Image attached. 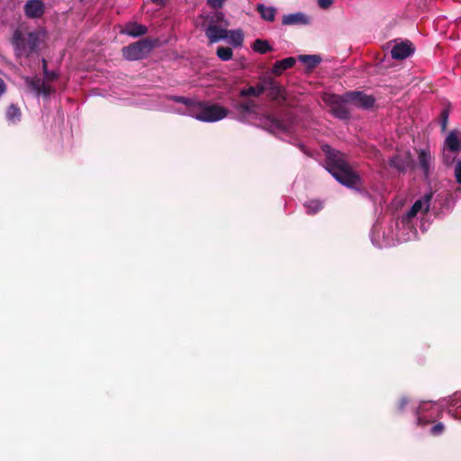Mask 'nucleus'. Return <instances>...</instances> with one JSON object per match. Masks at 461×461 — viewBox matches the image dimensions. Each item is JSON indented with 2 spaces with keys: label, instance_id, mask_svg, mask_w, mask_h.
<instances>
[{
  "label": "nucleus",
  "instance_id": "obj_20",
  "mask_svg": "<svg viewBox=\"0 0 461 461\" xmlns=\"http://www.w3.org/2000/svg\"><path fill=\"white\" fill-rule=\"evenodd\" d=\"M445 407L447 408V412L455 419H461L456 414L458 410H461V392L455 393L447 400H442Z\"/></svg>",
  "mask_w": 461,
  "mask_h": 461
},
{
  "label": "nucleus",
  "instance_id": "obj_5",
  "mask_svg": "<svg viewBox=\"0 0 461 461\" xmlns=\"http://www.w3.org/2000/svg\"><path fill=\"white\" fill-rule=\"evenodd\" d=\"M443 162L449 166L456 162L454 176L456 181L461 185V160H456L457 154L461 151V131L452 130L446 136L442 146Z\"/></svg>",
  "mask_w": 461,
  "mask_h": 461
},
{
  "label": "nucleus",
  "instance_id": "obj_13",
  "mask_svg": "<svg viewBox=\"0 0 461 461\" xmlns=\"http://www.w3.org/2000/svg\"><path fill=\"white\" fill-rule=\"evenodd\" d=\"M310 23V16L303 12L287 14L282 16V24L285 26H302Z\"/></svg>",
  "mask_w": 461,
  "mask_h": 461
},
{
  "label": "nucleus",
  "instance_id": "obj_32",
  "mask_svg": "<svg viewBox=\"0 0 461 461\" xmlns=\"http://www.w3.org/2000/svg\"><path fill=\"white\" fill-rule=\"evenodd\" d=\"M227 0H206L207 5L213 9H220Z\"/></svg>",
  "mask_w": 461,
  "mask_h": 461
},
{
  "label": "nucleus",
  "instance_id": "obj_15",
  "mask_svg": "<svg viewBox=\"0 0 461 461\" xmlns=\"http://www.w3.org/2000/svg\"><path fill=\"white\" fill-rule=\"evenodd\" d=\"M329 102L332 104L331 113L335 117L340 120H346L349 117V113L344 105L346 103L342 101L340 95H331Z\"/></svg>",
  "mask_w": 461,
  "mask_h": 461
},
{
  "label": "nucleus",
  "instance_id": "obj_31",
  "mask_svg": "<svg viewBox=\"0 0 461 461\" xmlns=\"http://www.w3.org/2000/svg\"><path fill=\"white\" fill-rule=\"evenodd\" d=\"M232 55L233 52L230 48L221 46L217 49V56L220 59L223 61H228L231 59Z\"/></svg>",
  "mask_w": 461,
  "mask_h": 461
},
{
  "label": "nucleus",
  "instance_id": "obj_17",
  "mask_svg": "<svg viewBox=\"0 0 461 461\" xmlns=\"http://www.w3.org/2000/svg\"><path fill=\"white\" fill-rule=\"evenodd\" d=\"M419 165L426 177H429L433 169V157L429 149H422L418 151Z\"/></svg>",
  "mask_w": 461,
  "mask_h": 461
},
{
  "label": "nucleus",
  "instance_id": "obj_38",
  "mask_svg": "<svg viewBox=\"0 0 461 461\" xmlns=\"http://www.w3.org/2000/svg\"><path fill=\"white\" fill-rule=\"evenodd\" d=\"M6 90L5 83L2 78H0V97L4 95Z\"/></svg>",
  "mask_w": 461,
  "mask_h": 461
},
{
  "label": "nucleus",
  "instance_id": "obj_16",
  "mask_svg": "<svg viewBox=\"0 0 461 461\" xmlns=\"http://www.w3.org/2000/svg\"><path fill=\"white\" fill-rule=\"evenodd\" d=\"M45 11V5L41 0H29L24 5V13L28 18L38 19Z\"/></svg>",
  "mask_w": 461,
  "mask_h": 461
},
{
  "label": "nucleus",
  "instance_id": "obj_14",
  "mask_svg": "<svg viewBox=\"0 0 461 461\" xmlns=\"http://www.w3.org/2000/svg\"><path fill=\"white\" fill-rule=\"evenodd\" d=\"M413 52L414 48L411 42L406 41L395 43L391 50V55L393 59L402 60L410 57Z\"/></svg>",
  "mask_w": 461,
  "mask_h": 461
},
{
  "label": "nucleus",
  "instance_id": "obj_7",
  "mask_svg": "<svg viewBox=\"0 0 461 461\" xmlns=\"http://www.w3.org/2000/svg\"><path fill=\"white\" fill-rule=\"evenodd\" d=\"M398 226L395 230L393 229L392 224H384L377 221L371 230L372 243L378 248L393 246L396 241L404 242L398 239Z\"/></svg>",
  "mask_w": 461,
  "mask_h": 461
},
{
  "label": "nucleus",
  "instance_id": "obj_37",
  "mask_svg": "<svg viewBox=\"0 0 461 461\" xmlns=\"http://www.w3.org/2000/svg\"><path fill=\"white\" fill-rule=\"evenodd\" d=\"M408 403V399L407 398H402L400 401H399V403H398V410L400 411H403L405 405Z\"/></svg>",
  "mask_w": 461,
  "mask_h": 461
},
{
  "label": "nucleus",
  "instance_id": "obj_2",
  "mask_svg": "<svg viewBox=\"0 0 461 461\" xmlns=\"http://www.w3.org/2000/svg\"><path fill=\"white\" fill-rule=\"evenodd\" d=\"M169 100H173L178 104H182L185 108H169L168 112L191 116L203 122H215L226 118L230 111L212 102L195 101L184 96H169Z\"/></svg>",
  "mask_w": 461,
  "mask_h": 461
},
{
  "label": "nucleus",
  "instance_id": "obj_34",
  "mask_svg": "<svg viewBox=\"0 0 461 461\" xmlns=\"http://www.w3.org/2000/svg\"><path fill=\"white\" fill-rule=\"evenodd\" d=\"M444 431V424L441 422L437 423L430 429V433L432 435H440Z\"/></svg>",
  "mask_w": 461,
  "mask_h": 461
},
{
  "label": "nucleus",
  "instance_id": "obj_24",
  "mask_svg": "<svg viewBox=\"0 0 461 461\" xmlns=\"http://www.w3.org/2000/svg\"><path fill=\"white\" fill-rule=\"evenodd\" d=\"M225 40L233 47H240L244 41L241 30H227Z\"/></svg>",
  "mask_w": 461,
  "mask_h": 461
},
{
  "label": "nucleus",
  "instance_id": "obj_27",
  "mask_svg": "<svg viewBox=\"0 0 461 461\" xmlns=\"http://www.w3.org/2000/svg\"><path fill=\"white\" fill-rule=\"evenodd\" d=\"M298 59L304 63L309 68H313L321 61V59L318 55H300Z\"/></svg>",
  "mask_w": 461,
  "mask_h": 461
},
{
  "label": "nucleus",
  "instance_id": "obj_11",
  "mask_svg": "<svg viewBox=\"0 0 461 461\" xmlns=\"http://www.w3.org/2000/svg\"><path fill=\"white\" fill-rule=\"evenodd\" d=\"M264 87L265 92H267V95L272 100L278 103H284L286 100L285 90L276 82L272 77H264Z\"/></svg>",
  "mask_w": 461,
  "mask_h": 461
},
{
  "label": "nucleus",
  "instance_id": "obj_28",
  "mask_svg": "<svg viewBox=\"0 0 461 461\" xmlns=\"http://www.w3.org/2000/svg\"><path fill=\"white\" fill-rule=\"evenodd\" d=\"M208 24H224L228 25L222 12L215 11L207 15Z\"/></svg>",
  "mask_w": 461,
  "mask_h": 461
},
{
  "label": "nucleus",
  "instance_id": "obj_40",
  "mask_svg": "<svg viewBox=\"0 0 461 461\" xmlns=\"http://www.w3.org/2000/svg\"><path fill=\"white\" fill-rule=\"evenodd\" d=\"M458 193H459V195L461 196V187L456 189V194H457Z\"/></svg>",
  "mask_w": 461,
  "mask_h": 461
},
{
  "label": "nucleus",
  "instance_id": "obj_18",
  "mask_svg": "<svg viewBox=\"0 0 461 461\" xmlns=\"http://www.w3.org/2000/svg\"><path fill=\"white\" fill-rule=\"evenodd\" d=\"M26 83L36 95L49 96L54 89L40 78H27Z\"/></svg>",
  "mask_w": 461,
  "mask_h": 461
},
{
  "label": "nucleus",
  "instance_id": "obj_39",
  "mask_svg": "<svg viewBox=\"0 0 461 461\" xmlns=\"http://www.w3.org/2000/svg\"><path fill=\"white\" fill-rule=\"evenodd\" d=\"M153 4L158 6H164L166 5L167 0H150Z\"/></svg>",
  "mask_w": 461,
  "mask_h": 461
},
{
  "label": "nucleus",
  "instance_id": "obj_19",
  "mask_svg": "<svg viewBox=\"0 0 461 461\" xmlns=\"http://www.w3.org/2000/svg\"><path fill=\"white\" fill-rule=\"evenodd\" d=\"M204 26V32L206 37L209 39L210 43H215L220 41L225 40L226 29L221 28L216 24H207Z\"/></svg>",
  "mask_w": 461,
  "mask_h": 461
},
{
  "label": "nucleus",
  "instance_id": "obj_21",
  "mask_svg": "<svg viewBox=\"0 0 461 461\" xmlns=\"http://www.w3.org/2000/svg\"><path fill=\"white\" fill-rule=\"evenodd\" d=\"M147 32L148 28L145 25L135 22L126 23L124 28L121 30L122 34L129 35L134 38L145 35Z\"/></svg>",
  "mask_w": 461,
  "mask_h": 461
},
{
  "label": "nucleus",
  "instance_id": "obj_1",
  "mask_svg": "<svg viewBox=\"0 0 461 461\" xmlns=\"http://www.w3.org/2000/svg\"><path fill=\"white\" fill-rule=\"evenodd\" d=\"M236 118L241 122H257L260 127L273 133H289L292 131L293 122L280 120L271 115H261L258 113V105L252 100L236 102L233 104Z\"/></svg>",
  "mask_w": 461,
  "mask_h": 461
},
{
  "label": "nucleus",
  "instance_id": "obj_33",
  "mask_svg": "<svg viewBox=\"0 0 461 461\" xmlns=\"http://www.w3.org/2000/svg\"><path fill=\"white\" fill-rule=\"evenodd\" d=\"M42 63H43V70H44L45 77L50 80H54L57 77L56 73L52 72V71H49L47 69V64H46V60L44 59H42Z\"/></svg>",
  "mask_w": 461,
  "mask_h": 461
},
{
  "label": "nucleus",
  "instance_id": "obj_8",
  "mask_svg": "<svg viewBox=\"0 0 461 461\" xmlns=\"http://www.w3.org/2000/svg\"><path fill=\"white\" fill-rule=\"evenodd\" d=\"M444 407L445 404L442 401L440 402H422L419 406H413L417 423L420 426H425L435 421Z\"/></svg>",
  "mask_w": 461,
  "mask_h": 461
},
{
  "label": "nucleus",
  "instance_id": "obj_29",
  "mask_svg": "<svg viewBox=\"0 0 461 461\" xmlns=\"http://www.w3.org/2000/svg\"><path fill=\"white\" fill-rule=\"evenodd\" d=\"M253 50L258 53L266 54L267 52L271 51L273 49L268 41L258 39L253 43Z\"/></svg>",
  "mask_w": 461,
  "mask_h": 461
},
{
  "label": "nucleus",
  "instance_id": "obj_25",
  "mask_svg": "<svg viewBox=\"0 0 461 461\" xmlns=\"http://www.w3.org/2000/svg\"><path fill=\"white\" fill-rule=\"evenodd\" d=\"M295 64V59L289 57L276 61L273 66L272 72L276 75H281L285 69L292 68Z\"/></svg>",
  "mask_w": 461,
  "mask_h": 461
},
{
  "label": "nucleus",
  "instance_id": "obj_35",
  "mask_svg": "<svg viewBox=\"0 0 461 461\" xmlns=\"http://www.w3.org/2000/svg\"><path fill=\"white\" fill-rule=\"evenodd\" d=\"M317 4L321 9H329L333 5V0H317Z\"/></svg>",
  "mask_w": 461,
  "mask_h": 461
},
{
  "label": "nucleus",
  "instance_id": "obj_4",
  "mask_svg": "<svg viewBox=\"0 0 461 461\" xmlns=\"http://www.w3.org/2000/svg\"><path fill=\"white\" fill-rule=\"evenodd\" d=\"M432 198V192L426 193L395 222V225L398 226V239L410 241L417 238L418 233L413 226V221L418 214H425L429 210Z\"/></svg>",
  "mask_w": 461,
  "mask_h": 461
},
{
  "label": "nucleus",
  "instance_id": "obj_26",
  "mask_svg": "<svg viewBox=\"0 0 461 461\" xmlns=\"http://www.w3.org/2000/svg\"><path fill=\"white\" fill-rule=\"evenodd\" d=\"M6 120L9 123L15 124L20 122L22 117L21 110L15 104H11L8 106L5 113Z\"/></svg>",
  "mask_w": 461,
  "mask_h": 461
},
{
  "label": "nucleus",
  "instance_id": "obj_3",
  "mask_svg": "<svg viewBox=\"0 0 461 461\" xmlns=\"http://www.w3.org/2000/svg\"><path fill=\"white\" fill-rule=\"evenodd\" d=\"M322 151L326 155V169L333 177L345 186L357 187L359 177L346 161L345 155L329 145H323Z\"/></svg>",
  "mask_w": 461,
  "mask_h": 461
},
{
  "label": "nucleus",
  "instance_id": "obj_12",
  "mask_svg": "<svg viewBox=\"0 0 461 461\" xmlns=\"http://www.w3.org/2000/svg\"><path fill=\"white\" fill-rule=\"evenodd\" d=\"M389 164L392 167L396 168L400 172H406L412 167V158L410 151L400 152L393 156Z\"/></svg>",
  "mask_w": 461,
  "mask_h": 461
},
{
  "label": "nucleus",
  "instance_id": "obj_22",
  "mask_svg": "<svg viewBox=\"0 0 461 461\" xmlns=\"http://www.w3.org/2000/svg\"><path fill=\"white\" fill-rule=\"evenodd\" d=\"M256 10L260 15V18L266 22L273 23L276 20L277 9L274 6H267L264 4H258Z\"/></svg>",
  "mask_w": 461,
  "mask_h": 461
},
{
  "label": "nucleus",
  "instance_id": "obj_30",
  "mask_svg": "<svg viewBox=\"0 0 461 461\" xmlns=\"http://www.w3.org/2000/svg\"><path fill=\"white\" fill-rule=\"evenodd\" d=\"M304 207L308 214H314L322 209L323 203L320 200H310L304 203Z\"/></svg>",
  "mask_w": 461,
  "mask_h": 461
},
{
  "label": "nucleus",
  "instance_id": "obj_10",
  "mask_svg": "<svg viewBox=\"0 0 461 461\" xmlns=\"http://www.w3.org/2000/svg\"><path fill=\"white\" fill-rule=\"evenodd\" d=\"M341 99L344 103L362 108H369L373 106L375 103V99L372 95H365L358 91L348 92L341 95Z\"/></svg>",
  "mask_w": 461,
  "mask_h": 461
},
{
  "label": "nucleus",
  "instance_id": "obj_6",
  "mask_svg": "<svg viewBox=\"0 0 461 461\" xmlns=\"http://www.w3.org/2000/svg\"><path fill=\"white\" fill-rule=\"evenodd\" d=\"M41 36L42 34L40 32L23 33L20 30H16L12 38L15 55L19 58L29 57L36 52L41 41Z\"/></svg>",
  "mask_w": 461,
  "mask_h": 461
},
{
  "label": "nucleus",
  "instance_id": "obj_36",
  "mask_svg": "<svg viewBox=\"0 0 461 461\" xmlns=\"http://www.w3.org/2000/svg\"><path fill=\"white\" fill-rule=\"evenodd\" d=\"M447 111H443L441 113V128H442V131H446L447 130Z\"/></svg>",
  "mask_w": 461,
  "mask_h": 461
},
{
  "label": "nucleus",
  "instance_id": "obj_9",
  "mask_svg": "<svg viewBox=\"0 0 461 461\" xmlns=\"http://www.w3.org/2000/svg\"><path fill=\"white\" fill-rule=\"evenodd\" d=\"M154 44L149 39L140 40L122 49V55L128 60H139L145 58L153 49Z\"/></svg>",
  "mask_w": 461,
  "mask_h": 461
},
{
  "label": "nucleus",
  "instance_id": "obj_23",
  "mask_svg": "<svg viewBox=\"0 0 461 461\" xmlns=\"http://www.w3.org/2000/svg\"><path fill=\"white\" fill-rule=\"evenodd\" d=\"M265 92L264 87V77L260 79V81L256 86H251L247 88H242L240 90V95L242 97L247 96H259Z\"/></svg>",
  "mask_w": 461,
  "mask_h": 461
}]
</instances>
